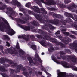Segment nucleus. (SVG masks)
I'll return each instance as SVG.
<instances>
[{"mask_svg": "<svg viewBox=\"0 0 77 77\" xmlns=\"http://www.w3.org/2000/svg\"><path fill=\"white\" fill-rule=\"evenodd\" d=\"M2 20L5 23H0V30L2 32H5L10 36H12L15 33V32L10 27L9 24L8 22L4 18H2Z\"/></svg>", "mask_w": 77, "mask_h": 77, "instance_id": "1", "label": "nucleus"}, {"mask_svg": "<svg viewBox=\"0 0 77 77\" xmlns=\"http://www.w3.org/2000/svg\"><path fill=\"white\" fill-rule=\"evenodd\" d=\"M34 15L35 16V18H37V19H38V20L40 21V22H41L42 23H47H47H52V24H56V25H57V24H58V23H59V20H55L54 21H47L46 20H43L41 19V16L38 14H34Z\"/></svg>", "mask_w": 77, "mask_h": 77, "instance_id": "2", "label": "nucleus"}, {"mask_svg": "<svg viewBox=\"0 0 77 77\" xmlns=\"http://www.w3.org/2000/svg\"><path fill=\"white\" fill-rule=\"evenodd\" d=\"M47 2L44 1V0H34V1H35L40 6H42V4L41 3H44L47 5H54L55 4L53 3V2L51 0H45Z\"/></svg>", "mask_w": 77, "mask_h": 77, "instance_id": "3", "label": "nucleus"}, {"mask_svg": "<svg viewBox=\"0 0 77 77\" xmlns=\"http://www.w3.org/2000/svg\"><path fill=\"white\" fill-rule=\"evenodd\" d=\"M59 34H60V31H58L55 33V35L57 37H58L59 39H60L64 43L68 44V42H71V39L68 38V37H66L64 38V39H63V38L62 37V36L59 35Z\"/></svg>", "mask_w": 77, "mask_h": 77, "instance_id": "4", "label": "nucleus"}, {"mask_svg": "<svg viewBox=\"0 0 77 77\" xmlns=\"http://www.w3.org/2000/svg\"><path fill=\"white\" fill-rule=\"evenodd\" d=\"M17 68V69H15L14 70L15 72L17 73V72H19L20 70H23V72L24 73L25 76L26 77H29V73L26 71V68L23 67V66L21 64L19 65Z\"/></svg>", "mask_w": 77, "mask_h": 77, "instance_id": "5", "label": "nucleus"}, {"mask_svg": "<svg viewBox=\"0 0 77 77\" xmlns=\"http://www.w3.org/2000/svg\"><path fill=\"white\" fill-rule=\"evenodd\" d=\"M61 63L63 66L64 68H72V70L76 71H77V68L74 66H69V65L68 63L63 61L61 62Z\"/></svg>", "mask_w": 77, "mask_h": 77, "instance_id": "6", "label": "nucleus"}, {"mask_svg": "<svg viewBox=\"0 0 77 77\" xmlns=\"http://www.w3.org/2000/svg\"><path fill=\"white\" fill-rule=\"evenodd\" d=\"M12 5H17V7L19 8V9L21 11L24 12V9L23 7V6L19 3L17 0H13L11 2Z\"/></svg>", "mask_w": 77, "mask_h": 77, "instance_id": "7", "label": "nucleus"}, {"mask_svg": "<svg viewBox=\"0 0 77 77\" xmlns=\"http://www.w3.org/2000/svg\"><path fill=\"white\" fill-rule=\"evenodd\" d=\"M7 10L8 11V15L10 17H11L12 18V15H14V14H15V12L13 11L12 9L11 8H7Z\"/></svg>", "mask_w": 77, "mask_h": 77, "instance_id": "8", "label": "nucleus"}, {"mask_svg": "<svg viewBox=\"0 0 77 77\" xmlns=\"http://www.w3.org/2000/svg\"><path fill=\"white\" fill-rule=\"evenodd\" d=\"M67 60L69 62H71L73 63H77V58L75 56H74L71 58V57L69 56V58Z\"/></svg>", "mask_w": 77, "mask_h": 77, "instance_id": "9", "label": "nucleus"}, {"mask_svg": "<svg viewBox=\"0 0 77 77\" xmlns=\"http://www.w3.org/2000/svg\"><path fill=\"white\" fill-rule=\"evenodd\" d=\"M42 29H43L44 30H48V29H54V27L50 24H48V26H42Z\"/></svg>", "mask_w": 77, "mask_h": 77, "instance_id": "10", "label": "nucleus"}, {"mask_svg": "<svg viewBox=\"0 0 77 77\" xmlns=\"http://www.w3.org/2000/svg\"><path fill=\"white\" fill-rule=\"evenodd\" d=\"M58 76L57 77H66L67 75L65 72H61L59 70L57 71Z\"/></svg>", "mask_w": 77, "mask_h": 77, "instance_id": "11", "label": "nucleus"}, {"mask_svg": "<svg viewBox=\"0 0 77 77\" xmlns=\"http://www.w3.org/2000/svg\"><path fill=\"white\" fill-rule=\"evenodd\" d=\"M49 15H52L53 17L55 18H61V16L59 14H55L54 13L52 12H50L49 13Z\"/></svg>", "mask_w": 77, "mask_h": 77, "instance_id": "12", "label": "nucleus"}, {"mask_svg": "<svg viewBox=\"0 0 77 77\" xmlns=\"http://www.w3.org/2000/svg\"><path fill=\"white\" fill-rule=\"evenodd\" d=\"M28 59L31 65H32V64H33H33H35L36 65H37V66L39 65L38 63H37L35 62V63H33V60H32V59L31 57H28Z\"/></svg>", "mask_w": 77, "mask_h": 77, "instance_id": "13", "label": "nucleus"}, {"mask_svg": "<svg viewBox=\"0 0 77 77\" xmlns=\"http://www.w3.org/2000/svg\"><path fill=\"white\" fill-rule=\"evenodd\" d=\"M15 49L13 48H12L11 50L10 48L8 49V51L9 53L10 54H15Z\"/></svg>", "mask_w": 77, "mask_h": 77, "instance_id": "14", "label": "nucleus"}, {"mask_svg": "<svg viewBox=\"0 0 77 77\" xmlns=\"http://www.w3.org/2000/svg\"><path fill=\"white\" fill-rule=\"evenodd\" d=\"M25 37H26V35H19L18 37V38H22L23 39H24L25 40H26V41H28L29 39L27 38H26Z\"/></svg>", "mask_w": 77, "mask_h": 77, "instance_id": "15", "label": "nucleus"}, {"mask_svg": "<svg viewBox=\"0 0 77 77\" xmlns=\"http://www.w3.org/2000/svg\"><path fill=\"white\" fill-rule=\"evenodd\" d=\"M34 11L35 12H37V13H40V12H41V11H40V9H39V8L37 6H34Z\"/></svg>", "mask_w": 77, "mask_h": 77, "instance_id": "16", "label": "nucleus"}, {"mask_svg": "<svg viewBox=\"0 0 77 77\" xmlns=\"http://www.w3.org/2000/svg\"><path fill=\"white\" fill-rule=\"evenodd\" d=\"M11 75H12V77H20V76L14 74H13V72H14V70L13 69H11Z\"/></svg>", "mask_w": 77, "mask_h": 77, "instance_id": "17", "label": "nucleus"}, {"mask_svg": "<svg viewBox=\"0 0 77 77\" xmlns=\"http://www.w3.org/2000/svg\"><path fill=\"white\" fill-rule=\"evenodd\" d=\"M61 30L63 34L65 35L66 36H69V33L66 32V29H61Z\"/></svg>", "mask_w": 77, "mask_h": 77, "instance_id": "18", "label": "nucleus"}, {"mask_svg": "<svg viewBox=\"0 0 77 77\" xmlns=\"http://www.w3.org/2000/svg\"><path fill=\"white\" fill-rule=\"evenodd\" d=\"M0 71L2 72H5L6 71V70L5 69V67L0 65Z\"/></svg>", "mask_w": 77, "mask_h": 77, "instance_id": "19", "label": "nucleus"}, {"mask_svg": "<svg viewBox=\"0 0 77 77\" xmlns=\"http://www.w3.org/2000/svg\"><path fill=\"white\" fill-rule=\"evenodd\" d=\"M59 50V48H54H54L53 47L51 46L50 47V49H49V51L50 52H52V50Z\"/></svg>", "mask_w": 77, "mask_h": 77, "instance_id": "20", "label": "nucleus"}, {"mask_svg": "<svg viewBox=\"0 0 77 77\" xmlns=\"http://www.w3.org/2000/svg\"><path fill=\"white\" fill-rule=\"evenodd\" d=\"M31 23L32 24H33V25L36 26H39V23H38L35 22V21H32L31 22Z\"/></svg>", "mask_w": 77, "mask_h": 77, "instance_id": "21", "label": "nucleus"}, {"mask_svg": "<svg viewBox=\"0 0 77 77\" xmlns=\"http://www.w3.org/2000/svg\"><path fill=\"white\" fill-rule=\"evenodd\" d=\"M57 45H60L61 47H65V45L62 44L61 42H57Z\"/></svg>", "mask_w": 77, "mask_h": 77, "instance_id": "22", "label": "nucleus"}, {"mask_svg": "<svg viewBox=\"0 0 77 77\" xmlns=\"http://www.w3.org/2000/svg\"><path fill=\"white\" fill-rule=\"evenodd\" d=\"M39 43L40 44H41L42 45V46H44V47L46 46V45H47L46 43L44 40L41 41L39 42Z\"/></svg>", "mask_w": 77, "mask_h": 77, "instance_id": "23", "label": "nucleus"}, {"mask_svg": "<svg viewBox=\"0 0 77 77\" xmlns=\"http://www.w3.org/2000/svg\"><path fill=\"white\" fill-rule=\"evenodd\" d=\"M57 5H59L60 7H61V8H63V4H62L61 2H57Z\"/></svg>", "mask_w": 77, "mask_h": 77, "instance_id": "24", "label": "nucleus"}, {"mask_svg": "<svg viewBox=\"0 0 77 77\" xmlns=\"http://www.w3.org/2000/svg\"><path fill=\"white\" fill-rule=\"evenodd\" d=\"M41 12L44 14H47V11L44 8H41Z\"/></svg>", "mask_w": 77, "mask_h": 77, "instance_id": "25", "label": "nucleus"}, {"mask_svg": "<svg viewBox=\"0 0 77 77\" xmlns=\"http://www.w3.org/2000/svg\"><path fill=\"white\" fill-rule=\"evenodd\" d=\"M24 29L25 30H26V31L27 30H30V27L29 26H25Z\"/></svg>", "mask_w": 77, "mask_h": 77, "instance_id": "26", "label": "nucleus"}, {"mask_svg": "<svg viewBox=\"0 0 77 77\" xmlns=\"http://www.w3.org/2000/svg\"><path fill=\"white\" fill-rule=\"evenodd\" d=\"M31 47L33 50H36V46L35 45H31Z\"/></svg>", "mask_w": 77, "mask_h": 77, "instance_id": "27", "label": "nucleus"}, {"mask_svg": "<svg viewBox=\"0 0 77 77\" xmlns=\"http://www.w3.org/2000/svg\"><path fill=\"white\" fill-rule=\"evenodd\" d=\"M19 23H20V24H25V23H26L25 21H23L20 19H19Z\"/></svg>", "mask_w": 77, "mask_h": 77, "instance_id": "28", "label": "nucleus"}, {"mask_svg": "<svg viewBox=\"0 0 77 77\" xmlns=\"http://www.w3.org/2000/svg\"><path fill=\"white\" fill-rule=\"evenodd\" d=\"M31 5V3L30 2H29L25 5V6H26V7L29 8L30 6Z\"/></svg>", "mask_w": 77, "mask_h": 77, "instance_id": "29", "label": "nucleus"}, {"mask_svg": "<svg viewBox=\"0 0 77 77\" xmlns=\"http://www.w3.org/2000/svg\"><path fill=\"white\" fill-rule=\"evenodd\" d=\"M67 22H68V21H67V20L66 21L64 20H63L62 23L63 25H65L66 24Z\"/></svg>", "mask_w": 77, "mask_h": 77, "instance_id": "30", "label": "nucleus"}, {"mask_svg": "<svg viewBox=\"0 0 77 77\" xmlns=\"http://www.w3.org/2000/svg\"><path fill=\"white\" fill-rule=\"evenodd\" d=\"M71 1L70 0H64V2L65 4H66V3H70L71 2Z\"/></svg>", "mask_w": 77, "mask_h": 77, "instance_id": "31", "label": "nucleus"}, {"mask_svg": "<svg viewBox=\"0 0 77 77\" xmlns=\"http://www.w3.org/2000/svg\"><path fill=\"white\" fill-rule=\"evenodd\" d=\"M16 48L17 49H20V47L19 46V44L18 43V42H17V43Z\"/></svg>", "mask_w": 77, "mask_h": 77, "instance_id": "32", "label": "nucleus"}, {"mask_svg": "<svg viewBox=\"0 0 77 77\" xmlns=\"http://www.w3.org/2000/svg\"><path fill=\"white\" fill-rule=\"evenodd\" d=\"M53 59H54V60H55V61H54V62L57 63V64H60V62L57 61V60H56V58H53Z\"/></svg>", "mask_w": 77, "mask_h": 77, "instance_id": "33", "label": "nucleus"}, {"mask_svg": "<svg viewBox=\"0 0 77 77\" xmlns=\"http://www.w3.org/2000/svg\"><path fill=\"white\" fill-rule=\"evenodd\" d=\"M51 41H52V42H55V41H56V39L53 38H51Z\"/></svg>", "mask_w": 77, "mask_h": 77, "instance_id": "34", "label": "nucleus"}, {"mask_svg": "<svg viewBox=\"0 0 77 77\" xmlns=\"http://www.w3.org/2000/svg\"><path fill=\"white\" fill-rule=\"evenodd\" d=\"M36 36L37 38H42V37L41 35H36Z\"/></svg>", "mask_w": 77, "mask_h": 77, "instance_id": "35", "label": "nucleus"}, {"mask_svg": "<svg viewBox=\"0 0 77 77\" xmlns=\"http://www.w3.org/2000/svg\"><path fill=\"white\" fill-rule=\"evenodd\" d=\"M69 36L71 37V38H74V39H75V37L74 36V35H69Z\"/></svg>", "mask_w": 77, "mask_h": 77, "instance_id": "36", "label": "nucleus"}, {"mask_svg": "<svg viewBox=\"0 0 77 77\" xmlns=\"http://www.w3.org/2000/svg\"><path fill=\"white\" fill-rule=\"evenodd\" d=\"M71 32L72 33V34H74V35H77V33L75 31H71Z\"/></svg>", "mask_w": 77, "mask_h": 77, "instance_id": "37", "label": "nucleus"}, {"mask_svg": "<svg viewBox=\"0 0 77 77\" xmlns=\"http://www.w3.org/2000/svg\"><path fill=\"white\" fill-rule=\"evenodd\" d=\"M67 8L69 10H70V11H72L73 9L72 6L69 7Z\"/></svg>", "mask_w": 77, "mask_h": 77, "instance_id": "38", "label": "nucleus"}, {"mask_svg": "<svg viewBox=\"0 0 77 77\" xmlns=\"http://www.w3.org/2000/svg\"><path fill=\"white\" fill-rule=\"evenodd\" d=\"M35 57L39 59V55H38L37 53H36L35 54Z\"/></svg>", "mask_w": 77, "mask_h": 77, "instance_id": "39", "label": "nucleus"}, {"mask_svg": "<svg viewBox=\"0 0 77 77\" xmlns=\"http://www.w3.org/2000/svg\"><path fill=\"white\" fill-rule=\"evenodd\" d=\"M24 51H22L21 50H20V54L23 55V54H24Z\"/></svg>", "mask_w": 77, "mask_h": 77, "instance_id": "40", "label": "nucleus"}, {"mask_svg": "<svg viewBox=\"0 0 77 77\" xmlns=\"http://www.w3.org/2000/svg\"><path fill=\"white\" fill-rule=\"evenodd\" d=\"M50 38V37H49L48 36H46L45 38V37H44L43 38L44 39H47L48 40V39H49Z\"/></svg>", "mask_w": 77, "mask_h": 77, "instance_id": "41", "label": "nucleus"}, {"mask_svg": "<svg viewBox=\"0 0 77 77\" xmlns=\"http://www.w3.org/2000/svg\"><path fill=\"white\" fill-rule=\"evenodd\" d=\"M69 77H74V76L71 73H70L69 75Z\"/></svg>", "mask_w": 77, "mask_h": 77, "instance_id": "42", "label": "nucleus"}, {"mask_svg": "<svg viewBox=\"0 0 77 77\" xmlns=\"http://www.w3.org/2000/svg\"><path fill=\"white\" fill-rule=\"evenodd\" d=\"M18 26H19V27H20L23 29V26H22V25L20 24H18Z\"/></svg>", "mask_w": 77, "mask_h": 77, "instance_id": "43", "label": "nucleus"}, {"mask_svg": "<svg viewBox=\"0 0 77 77\" xmlns=\"http://www.w3.org/2000/svg\"><path fill=\"white\" fill-rule=\"evenodd\" d=\"M6 43L7 44L6 46H7L8 47H9V46H10V44H9V43L8 42H6Z\"/></svg>", "mask_w": 77, "mask_h": 77, "instance_id": "44", "label": "nucleus"}, {"mask_svg": "<svg viewBox=\"0 0 77 77\" xmlns=\"http://www.w3.org/2000/svg\"><path fill=\"white\" fill-rule=\"evenodd\" d=\"M4 65L5 66H6V67H9V65L7 64H4Z\"/></svg>", "mask_w": 77, "mask_h": 77, "instance_id": "45", "label": "nucleus"}, {"mask_svg": "<svg viewBox=\"0 0 77 77\" xmlns=\"http://www.w3.org/2000/svg\"><path fill=\"white\" fill-rule=\"evenodd\" d=\"M56 9H55V8H50V10H51V11H55V10Z\"/></svg>", "mask_w": 77, "mask_h": 77, "instance_id": "46", "label": "nucleus"}, {"mask_svg": "<svg viewBox=\"0 0 77 77\" xmlns=\"http://www.w3.org/2000/svg\"><path fill=\"white\" fill-rule=\"evenodd\" d=\"M13 66H14V67H17V64L15 63H14L12 65Z\"/></svg>", "mask_w": 77, "mask_h": 77, "instance_id": "47", "label": "nucleus"}, {"mask_svg": "<svg viewBox=\"0 0 77 77\" xmlns=\"http://www.w3.org/2000/svg\"><path fill=\"white\" fill-rule=\"evenodd\" d=\"M29 73L30 74L32 75V76H33V75H35V74L33 73H32V71H30L29 72Z\"/></svg>", "mask_w": 77, "mask_h": 77, "instance_id": "48", "label": "nucleus"}, {"mask_svg": "<svg viewBox=\"0 0 77 77\" xmlns=\"http://www.w3.org/2000/svg\"><path fill=\"white\" fill-rule=\"evenodd\" d=\"M32 12L31 11H30V10H29L28 11V14H32Z\"/></svg>", "mask_w": 77, "mask_h": 77, "instance_id": "49", "label": "nucleus"}, {"mask_svg": "<svg viewBox=\"0 0 77 77\" xmlns=\"http://www.w3.org/2000/svg\"><path fill=\"white\" fill-rule=\"evenodd\" d=\"M45 73L47 75H49L50 76H51V74H50L48 72H45Z\"/></svg>", "mask_w": 77, "mask_h": 77, "instance_id": "50", "label": "nucleus"}, {"mask_svg": "<svg viewBox=\"0 0 77 77\" xmlns=\"http://www.w3.org/2000/svg\"><path fill=\"white\" fill-rule=\"evenodd\" d=\"M31 39H35V36L33 35H32L31 36Z\"/></svg>", "mask_w": 77, "mask_h": 77, "instance_id": "51", "label": "nucleus"}, {"mask_svg": "<svg viewBox=\"0 0 77 77\" xmlns=\"http://www.w3.org/2000/svg\"><path fill=\"white\" fill-rule=\"evenodd\" d=\"M38 61L40 62L41 63L42 62V61L39 58H38Z\"/></svg>", "mask_w": 77, "mask_h": 77, "instance_id": "52", "label": "nucleus"}, {"mask_svg": "<svg viewBox=\"0 0 77 77\" xmlns=\"http://www.w3.org/2000/svg\"><path fill=\"white\" fill-rule=\"evenodd\" d=\"M61 55H63V54H64V53H63V51H62L60 52Z\"/></svg>", "mask_w": 77, "mask_h": 77, "instance_id": "53", "label": "nucleus"}, {"mask_svg": "<svg viewBox=\"0 0 77 77\" xmlns=\"http://www.w3.org/2000/svg\"><path fill=\"white\" fill-rule=\"evenodd\" d=\"M61 57V58H62L63 59H65L66 58V57L65 56Z\"/></svg>", "mask_w": 77, "mask_h": 77, "instance_id": "54", "label": "nucleus"}, {"mask_svg": "<svg viewBox=\"0 0 77 77\" xmlns=\"http://www.w3.org/2000/svg\"><path fill=\"white\" fill-rule=\"evenodd\" d=\"M3 49V47L1 45H0V49L2 50Z\"/></svg>", "mask_w": 77, "mask_h": 77, "instance_id": "55", "label": "nucleus"}, {"mask_svg": "<svg viewBox=\"0 0 77 77\" xmlns=\"http://www.w3.org/2000/svg\"><path fill=\"white\" fill-rule=\"evenodd\" d=\"M6 3H9V0H5Z\"/></svg>", "mask_w": 77, "mask_h": 77, "instance_id": "56", "label": "nucleus"}, {"mask_svg": "<svg viewBox=\"0 0 77 77\" xmlns=\"http://www.w3.org/2000/svg\"><path fill=\"white\" fill-rule=\"evenodd\" d=\"M38 73L39 74H40V75H42V72H38Z\"/></svg>", "mask_w": 77, "mask_h": 77, "instance_id": "57", "label": "nucleus"}, {"mask_svg": "<svg viewBox=\"0 0 77 77\" xmlns=\"http://www.w3.org/2000/svg\"><path fill=\"white\" fill-rule=\"evenodd\" d=\"M2 62V60L0 59V63H2V64H3V63H4L2 62Z\"/></svg>", "mask_w": 77, "mask_h": 77, "instance_id": "58", "label": "nucleus"}, {"mask_svg": "<svg viewBox=\"0 0 77 77\" xmlns=\"http://www.w3.org/2000/svg\"><path fill=\"white\" fill-rule=\"evenodd\" d=\"M4 36L5 37V38H9V37H8V36L7 35H5Z\"/></svg>", "mask_w": 77, "mask_h": 77, "instance_id": "59", "label": "nucleus"}, {"mask_svg": "<svg viewBox=\"0 0 77 77\" xmlns=\"http://www.w3.org/2000/svg\"><path fill=\"white\" fill-rule=\"evenodd\" d=\"M19 15H21V16H22V15H23V14H22V13H20Z\"/></svg>", "mask_w": 77, "mask_h": 77, "instance_id": "60", "label": "nucleus"}, {"mask_svg": "<svg viewBox=\"0 0 77 77\" xmlns=\"http://www.w3.org/2000/svg\"><path fill=\"white\" fill-rule=\"evenodd\" d=\"M57 59H60V57H57Z\"/></svg>", "mask_w": 77, "mask_h": 77, "instance_id": "61", "label": "nucleus"}, {"mask_svg": "<svg viewBox=\"0 0 77 77\" xmlns=\"http://www.w3.org/2000/svg\"><path fill=\"white\" fill-rule=\"evenodd\" d=\"M41 70H42V71H44V67H43L42 69H41Z\"/></svg>", "mask_w": 77, "mask_h": 77, "instance_id": "62", "label": "nucleus"}, {"mask_svg": "<svg viewBox=\"0 0 77 77\" xmlns=\"http://www.w3.org/2000/svg\"><path fill=\"white\" fill-rule=\"evenodd\" d=\"M67 51H67V52H69L70 51V50L69 49H67Z\"/></svg>", "mask_w": 77, "mask_h": 77, "instance_id": "63", "label": "nucleus"}, {"mask_svg": "<svg viewBox=\"0 0 77 77\" xmlns=\"http://www.w3.org/2000/svg\"><path fill=\"white\" fill-rule=\"evenodd\" d=\"M41 33H43L44 32H43V31H41Z\"/></svg>", "mask_w": 77, "mask_h": 77, "instance_id": "64", "label": "nucleus"}]
</instances>
